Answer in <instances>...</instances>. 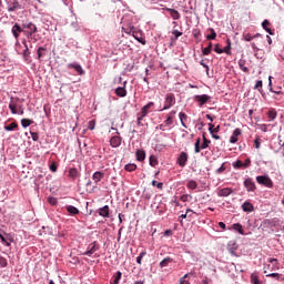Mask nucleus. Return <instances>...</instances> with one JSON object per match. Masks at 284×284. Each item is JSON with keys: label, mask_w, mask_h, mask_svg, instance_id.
Here are the masks:
<instances>
[{"label": "nucleus", "mask_w": 284, "mask_h": 284, "mask_svg": "<svg viewBox=\"0 0 284 284\" xmlns=\"http://www.w3.org/2000/svg\"><path fill=\"white\" fill-rule=\"evenodd\" d=\"M22 28H23L24 34L28 39H30L32 37V34H36V32H38L37 24H34L30 21L22 22Z\"/></svg>", "instance_id": "f257e3e1"}, {"label": "nucleus", "mask_w": 284, "mask_h": 284, "mask_svg": "<svg viewBox=\"0 0 284 284\" xmlns=\"http://www.w3.org/2000/svg\"><path fill=\"white\" fill-rule=\"evenodd\" d=\"M211 144V141L209 139H204L202 145H201V138H197L195 141V153H200L202 150H206Z\"/></svg>", "instance_id": "f03ea898"}, {"label": "nucleus", "mask_w": 284, "mask_h": 284, "mask_svg": "<svg viewBox=\"0 0 284 284\" xmlns=\"http://www.w3.org/2000/svg\"><path fill=\"white\" fill-rule=\"evenodd\" d=\"M21 102V99L19 98H12L10 99L9 109L13 115L18 114L19 103Z\"/></svg>", "instance_id": "7ed1b4c3"}, {"label": "nucleus", "mask_w": 284, "mask_h": 284, "mask_svg": "<svg viewBox=\"0 0 284 284\" xmlns=\"http://www.w3.org/2000/svg\"><path fill=\"white\" fill-rule=\"evenodd\" d=\"M175 103H176V98L173 94H168L165 97L164 108L161 109L160 112L171 109V106L174 105Z\"/></svg>", "instance_id": "20e7f679"}, {"label": "nucleus", "mask_w": 284, "mask_h": 284, "mask_svg": "<svg viewBox=\"0 0 284 284\" xmlns=\"http://www.w3.org/2000/svg\"><path fill=\"white\" fill-rule=\"evenodd\" d=\"M99 251H100V244L97 241H94L89 245L88 251L83 253V256L92 257V255Z\"/></svg>", "instance_id": "39448f33"}, {"label": "nucleus", "mask_w": 284, "mask_h": 284, "mask_svg": "<svg viewBox=\"0 0 284 284\" xmlns=\"http://www.w3.org/2000/svg\"><path fill=\"white\" fill-rule=\"evenodd\" d=\"M21 32L24 33L23 27H21L19 23L16 22L13 24V27L11 28V34L13 36L16 41H19V37H20Z\"/></svg>", "instance_id": "423d86ee"}, {"label": "nucleus", "mask_w": 284, "mask_h": 284, "mask_svg": "<svg viewBox=\"0 0 284 284\" xmlns=\"http://www.w3.org/2000/svg\"><path fill=\"white\" fill-rule=\"evenodd\" d=\"M256 181L260 185H265L267 187H272L273 186V182L268 176L265 175H258L256 176Z\"/></svg>", "instance_id": "0eeeda50"}, {"label": "nucleus", "mask_w": 284, "mask_h": 284, "mask_svg": "<svg viewBox=\"0 0 284 284\" xmlns=\"http://www.w3.org/2000/svg\"><path fill=\"white\" fill-rule=\"evenodd\" d=\"M7 6L8 12H17V10H21V3H19V0L10 1Z\"/></svg>", "instance_id": "6e6552de"}, {"label": "nucleus", "mask_w": 284, "mask_h": 284, "mask_svg": "<svg viewBox=\"0 0 284 284\" xmlns=\"http://www.w3.org/2000/svg\"><path fill=\"white\" fill-rule=\"evenodd\" d=\"M244 187L245 190H247V192H255L256 190V185L255 182L253 181V179H247L244 181Z\"/></svg>", "instance_id": "1a4fd4ad"}, {"label": "nucleus", "mask_w": 284, "mask_h": 284, "mask_svg": "<svg viewBox=\"0 0 284 284\" xmlns=\"http://www.w3.org/2000/svg\"><path fill=\"white\" fill-rule=\"evenodd\" d=\"M242 134V130L241 129H236L233 131V135L230 136V143L231 144H236L239 142V136H241Z\"/></svg>", "instance_id": "9d476101"}, {"label": "nucleus", "mask_w": 284, "mask_h": 284, "mask_svg": "<svg viewBox=\"0 0 284 284\" xmlns=\"http://www.w3.org/2000/svg\"><path fill=\"white\" fill-rule=\"evenodd\" d=\"M194 100L199 103L200 106H202L207 103L210 95H194Z\"/></svg>", "instance_id": "9b49d317"}, {"label": "nucleus", "mask_w": 284, "mask_h": 284, "mask_svg": "<svg viewBox=\"0 0 284 284\" xmlns=\"http://www.w3.org/2000/svg\"><path fill=\"white\" fill-rule=\"evenodd\" d=\"M121 144H122V138H121V136L114 135V136L111 138V140H110V145H111L112 148H114V149H115V148H120Z\"/></svg>", "instance_id": "f8f14e48"}, {"label": "nucleus", "mask_w": 284, "mask_h": 284, "mask_svg": "<svg viewBox=\"0 0 284 284\" xmlns=\"http://www.w3.org/2000/svg\"><path fill=\"white\" fill-rule=\"evenodd\" d=\"M154 106V102H149L141 109V114L140 116L146 118L149 114V111Z\"/></svg>", "instance_id": "ddd939ff"}, {"label": "nucleus", "mask_w": 284, "mask_h": 284, "mask_svg": "<svg viewBox=\"0 0 284 284\" xmlns=\"http://www.w3.org/2000/svg\"><path fill=\"white\" fill-rule=\"evenodd\" d=\"M189 155L185 152H181L180 156L178 158V164L182 168L186 165Z\"/></svg>", "instance_id": "4468645a"}, {"label": "nucleus", "mask_w": 284, "mask_h": 284, "mask_svg": "<svg viewBox=\"0 0 284 284\" xmlns=\"http://www.w3.org/2000/svg\"><path fill=\"white\" fill-rule=\"evenodd\" d=\"M99 215L102 216L103 219H109L110 217V207L109 205H104L99 209Z\"/></svg>", "instance_id": "2eb2a0df"}, {"label": "nucleus", "mask_w": 284, "mask_h": 284, "mask_svg": "<svg viewBox=\"0 0 284 284\" xmlns=\"http://www.w3.org/2000/svg\"><path fill=\"white\" fill-rule=\"evenodd\" d=\"M233 193V190L231 187H224L219 190L217 195L219 197H227Z\"/></svg>", "instance_id": "dca6fc26"}, {"label": "nucleus", "mask_w": 284, "mask_h": 284, "mask_svg": "<svg viewBox=\"0 0 284 284\" xmlns=\"http://www.w3.org/2000/svg\"><path fill=\"white\" fill-rule=\"evenodd\" d=\"M165 10L170 13V17H172L174 21H179V19H181V13H179L178 10L170 8H166Z\"/></svg>", "instance_id": "f3484780"}, {"label": "nucleus", "mask_w": 284, "mask_h": 284, "mask_svg": "<svg viewBox=\"0 0 284 284\" xmlns=\"http://www.w3.org/2000/svg\"><path fill=\"white\" fill-rule=\"evenodd\" d=\"M68 176L69 179H71L72 181H75V179L79 178V171L77 168H71L68 170Z\"/></svg>", "instance_id": "a211bd4d"}, {"label": "nucleus", "mask_w": 284, "mask_h": 284, "mask_svg": "<svg viewBox=\"0 0 284 284\" xmlns=\"http://www.w3.org/2000/svg\"><path fill=\"white\" fill-rule=\"evenodd\" d=\"M232 54V40H230V39H227L226 40V47H224L223 49H222V54Z\"/></svg>", "instance_id": "6ab92c4d"}, {"label": "nucleus", "mask_w": 284, "mask_h": 284, "mask_svg": "<svg viewBox=\"0 0 284 284\" xmlns=\"http://www.w3.org/2000/svg\"><path fill=\"white\" fill-rule=\"evenodd\" d=\"M65 210L72 216H75L80 213L79 209L77 206H72V205H67Z\"/></svg>", "instance_id": "aec40b11"}, {"label": "nucleus", "mask_w": 284, "mask_h": 284, "mask_svg": "<svg viewBox=\"0 0 284 284\" xmlns=\"http://www.w3.org/2000/svg\"><path fill=\"white\" fill-rule=\"evenodd\" d=\"M48 54V49H45L44 47H40L37 50V55L39 61H41V59H43V57H45Z\"/></svg>", "instance_id": "412c9836"}, {"label": "nucleus", "mask_w": 284, "mask_h": 284, "mask_svg": "<svg viewBox=\"0 0 284 284\" xmlns=\"http://www.w3.org/2000/svg\"><path fill=\"white\" fill-rule=\"evenodd\" d=\"M243 212H254V205L247 201L242 204Z\"/></svg>", "instance_id": "4be33fe9"}, {"label": "nucleus", "mask_w": 284, "mask_h": 284, "mask_svg": "<svg viewBox=\"0 0 284 284\" xmlns=\"http://www.w3.org/2000/svg\"><path fill=\"white\" fill-rule=\"evenodd\" d=\"M69 70H75V72H83V68L81 67V64L77 63V62H72L68 64Z\"/></svg>", "instance_id": "5701e85b"}, {"label": "nucleus", "mask_w": 284, "mask_h": 284, "mask_svg": "<svg viewBox=\"0 0 284 284\" xmlns=\"http://www.w3.org/2000/svg\"><path fill=\"white\" fill-rule=\"evenodd\" d=\"M258 37H261V33H256V34L252 36L251 33H245L244 32L243 36H242V39L244 41H253V39H256Z\"/></svg>", "instance_id": "b1692460"}, {"label": "nucleus", "mask_w": 284, "mask_h": 284, "mask_svg": "<svg viewBox=\"0 0 284 284\" xmlns=\"http://www.w3.org/2000/svg\"><path fill=\"white\" fill-rule=\"evenodd\" d=\"M136 161L142 162L146 158V153L143 150H136L135 152Z\"/></svg>", "instance_id": "393cba45"}, {"label": "nucleus", "mask_w": 284, "mask_h": 284, "mask_svg": "<svg viewBox=\"0 0 284 284\" xmlns=\"http://www.w3.org/2000/svg\"><path fill=\"white\" fill-rule=\"evenodd\" d=\"M112 278L111 284H119L122 280V272L118 271Z\"/></svg>", "instance_id": "a878e982"}, {"label": "nucleus", "mask_w": 284, "mask_h": 284, "mask_svg": "<svg viewBox=\"0 0 284 284\" xmlns=\"http://www.w3.org/2000/svg\"><path fill=\"white\" fill-rule=\"evenodd\" d=\"M103 178H104V173H102V172H95L93 174V180H94L95 184L100 183Z\"/></svg>", "instance_id": "bb28decb"}, {"label": "nucleus", "mask_w": 284, "mask_h": 284, "mask_svg": "<svg viewBox=\"0 0 284 284\" xmlns=\"http://www.w3.org/2000/svg\"><path fill=\"white\" fill-rule=\"evenodd\" d=\"M115 95L119 98H125L126 97V90L124 88H118L115 89Z\"/></svg>", "instance_id": "cd10ccee"}, {"label": "nucleus", "mask_w": 284, "mask_h": 284, "mask_svg": "<svg viewBox=\"0 0 284 284\" xmlns=\"http://www.w3.org/2000/svg\"><path fill=\"white\" fill-rule=\"evenodd\" d=\"M233 230L241 235H245V232L243 231V227L240 223L233 224Z\"/></svg>", "instance_id": "c85d7f7f"}, {"label": "nucleus", "mask_w": 284, "mask_h": 284, "mask_svg": "<svg viewBox=\"0 0 284 284\" xmlns=\"http://www.w3.org/2000/svg\"><path fill=\"white\" fill-rule=\"evenodd\" d=\"M17 128H18V123H17V122H12V123H10L9 125H6V126H4V130H6L7 132H11V131H14Z\"/></svg>", "instance_id": "c756f323"}, {"label": "nucleus", "mask_w": 284, "mask_h": 284, "mask_svg": "<svg viewBox=\"0 0 284 284\" xmlns=\"http://www.w3.org/2000/svg\"><path fill=\"white\" fill-rule=\"evenodd\" d=\"M136 169H138V165L134 164V163H129V164L125 165V171L126 172H134V171H136Z\"/></svg>", "instance_id": "7c9ffc66"}, {"label": "nucleus", "mask_w": 284, "mask_h": 284, "mask_svg": "<svg viewBox=\"0 0 284 284\" xmlns=\"http://www.w3.org/2000/svg\"><path fill=\"white\" fill-rule=\"evenodd\" d=\"M211 53H212V42H210L209 45L202 50V54H204V57H207Z\"/></svg>", "instance_id": "2f4dec72"}, {"label": "nucleus", "mask_w": 284, "mask_h": 284, "mask_svg": "<svg viewBox=\"0 0 284 284\" xmlns=\"http://www.w3.org/2000/svg\"><path fill=\"white\" fill-rule=\"evenodd\" d=\"M227 251H229L231 256H237V254H236V251H237L236 244H233V246H229Z\"/></svg>", "instance_id": "473e14b6"}, {"label": "nucleus", "mask_w": 284, "mask_h": 284, "mask_svg": "<svg viewBox=\"0 0 284 284\" xmlns=\"http://www.w3.org/2000/svg\"><path fill=\"white\" fill-rule=\"evenodd\" d=\"M179 116H180V121H181L182 126L186 129L187 126H186V124H185L184 121L187 120V115H186L185 113L181 112V113L179 114Z\"/></svg>", "instance_id": "72a5a7b5"}, {"label": "nucleus", "mask_w": 284, "mask_h": 284, "mask_svg": "<svg viewBox=\"0 0 284 284\" xmlns=\"http://www.w3.org/2000/svg\"><path fill=\"white\" fill-rule=\"evenodd\" d=\"M172 263V260L170 257H166L164 258L163 261L160 262V267L163 268V267H168L169 264Z\"/></svg>", "instance_id": "f704fd0d"}, {"label": "nucleus", "mask_w": 284, "mask_h": 284, "mask_svg": "<svg viewBox=\"0 0 284 284\" xmlns=\"http://www.w3.org/2000/svg\"><path fill=\"white\" fill-rule=\"evenodd\" d=\"M211 34L206 36L207 41H214L216 39V31L213 28L210 29Z\"/></svg>", "instance_id": "c9c22d12"}, {"label": "nucleus", "mask_w": 284, "mask_h": 284, "mask_svg": "<svg viewBox=\"0 0 284 284\" xmlns=\"http://www.w3.org/2000/svg\"><path fill=\"white\" fill-rule=\"evenodd\" d=\"M71 28L74 30V32H79V30H81V24H79V21L75 19L73 22H71Z\"/></svg>", "instance_id": "e433bc0d"}, {"label": "nucleus", "mask_w": 284, "mask_h": 284, "mask_svg": "<svg viewBox=\"0 0 284 284\" xmlns=\"http://www.w3.org/2000/svg\"><path fill=\"white\" fill-rule=\"evenodd\" d=\"M251 283L252 284H262L261 281L258 280V276L256 273L251 274Z\"/></svg>", "instance_id": "4c0bfd02"}, {"label": "nucleus", "mask_w": 284, "mask_h": 284, "mask_svg": "<svg viewBox=\"0 0 284 284\" xmlns=\"http://www.w3.org/2000/svg\"><path fill=\"white\" fill-rule=\"evenodd\" d=\"M186 186L189 187V190L194 191L196 190V187H199V183H196V181H189Z\"/></svg>", "instance_id": "58836bf2"}, {"label": "nucleus", "mask_w": 284, "mask_h": 284, "mask_svg": "<svg viewBox=\"0 0 284 284\" xmlns=\"http://www.w3.org/2000/svg\"><path fill=\"white\" fill-rule=\"evenodd\" d=\"M209 126H210L209 131H210L211 134H215V133H217L220 131V125H217L215 128L214 124L210 123Z\"/></svg>", "instance_id": "ea45409f"}, {"label": "nucleus", "mask_w": 284, "mask_h": 284, "mask_svg": "<svg viewBox=\"0 0 284 284\" xmlns=\"http://www.w3.org/2000/svg\"><path fill=\"white\" fill-rule=\"evenodd\" d=\"M33 124V121L32 120H29V119H22L21 120V125H22V128H28V126H30V125H32Z\"/></svg>", "instance_id": "a19ab883"}, {"label": "nucleus", "mask_w": 284, "mask_h": 284, "mask_svg": "<svg viewBox=\"0 0 284 284\" xmlns=\"http://www.w3.org/2000/svg\"><path fill=\"white\" fill-rule=\"evenodd\" d=\"M125 33L126 34H132L141 43L139 38H136V36H134V27L130 26L128 29H125Z\"/></svg>", "instance_id": "79ce46f5"}, {"label": "nucleus", "mask_w": 284, "mask_h": 284, "mask_svg": "<svg viewBox=\"0 0 284 284\" xmlns=\"http://www.w3.org/2000/svg\"><path fill=\"white\" fill-rule=\"evenodd\" d=\"M149 162H150L151 166L155 168L158 165L156 156L155 155H151Z\"/></svg>", "instance_id": "37998d69"}, {"label": "nucleus", "mask_w": 284, "mask_h": 284, "mask_svg": "<svg viewBox=\"0 0 284 284\" xmlns=\"http://www.w3.org/2000/svg\"><path fill=\"white\" fill-rule=\"evenodd\" d=\"M267 118L271 119V121H273L274 119H276V118H277L276 111H273V110L268 111V112H267Z\"/></svg>", "instance_id": "c03bdc74"}, {"label": "nucleus", "mask_w": 284, "mask_h": 284, "mask_svg": "<svg viewBox=\"0 0 284 284\" xmlns=\"http://www.w3.org/2000/svg\"><path fill=\"white\" fill-rule=\"evenodd\" d=\"M146 251H143L138 257H136V264H142V258L146 256Z\"/></svg>", "instance_id": "a18cd8bd"}, {"label": "nucleus", "mask_w": 284, "mask_h": 284, "mask_svg": "<svg viewBox=\"0 0 284 284\" xmlns=\"http://www.w3.org/2000/svg\"><path fill=\"white\" fill-rule=\"evenodd\" d=\"M233 166H234V169H242V168L244 169V163L242 161L237 160L233 163Z\"/></svg>", "instance_id": "49530a36"}, {"label": "nucleus", "mask_w": 284, "mask_h": 284, "mask_svg": "<svg viewBox=\"0 0 284 284\" xmlns=\"http://www.w3.org/2000/svg\"><path fill=\"white\" fill-rule=\"evenodd\" d=\"M151 184H152V186H156L160 191L163 190V183L162 182L152 181Z\"/></svg>", "instance_id": "de8ad7c7"}, {"label": "nucleus", "mask_w": 284, "mask_h": 284, "mask_svg": "<svg viewBox=\"0 0 284 284\" xmlns=\"http://www.w3.org/2000/svg\"><path fill=\"white\" fill-rule=\"evenodd\" d=\"M24 50H23V58L28 59V57H30V49L28 48V44L24 43Z\"/></svg>", "instance_id": "09e8293b"}, {"label": "nucleus", "mask_w": 284, "mask_h": 284, "mask_svg": "<svg viewBox=\"0 0 284 284\" xmlns=\"http://www.w3.org/2000/svg\"><path fill=\"white\" fill-rule=\"evenodd\" d=\"M239 65H240V69L243 70V72H247V67H245V61L240 60Z\"/></svg>", "instance_id": "8fccbe9b"}, {"label": "nucleus", "mask_w": 284, "mask_h": 284, "mask_svg": "<svg viewBox=\"0 0 284 284\" xmlns=\"http://www.w3.org/2000/svg\"><path fill=\"white\" fill-rule=\"evenodd\" d=\"M95 129V121L91 120L88 122V130L93 131Z\"/></svg>", "instance_id": "3c124183"}, {"label": "nucleus", "mask_w": 284, "mask_h": 284, "mask_svg": "<svg viewBox=\"0 0 284 284\" xmlns=\"http://www.w3.org/2000/svg\"><path fill=\"white\" fill-rule=\"evenodd\" d=\"M225 170H226L225 163H222L221 166L215 171V173L222 174L223 172H225Z\"/></svg>", "instance_id": "603ef678"}, {"label": "nucleus", "mask_w": 284, "mask_h": 284, "mask_svg": "<svg viewBox=\"0 0 284 284\" xmlns=\"http://www.w3.org/2000/svg\"><path fill=\"white\" fill-rule=\"evenodd\" d=\"M253 143L256 150L261 149V138L257 136Z\"/></svg>", "instance_id": "864d4df0"}, {"label": "nucleus", "mask_w": 284, "mask_h": 284, "mask_svg": "<svg viewBox=\"0 0 284 284\" xmlns=\"http://www.w3.org/2000/svg\"><path fill=\"white\" fill-rule=\"evenodd\" d=\"M189 213L196 214L192 209H187L185 214H182L180 219H187Z\"/></svg>", "instance_id": "5fc2aeb1"}, {"label": "nucleus", "mask_w": 284, "mask_h": 284, "mask_svg": "<svg viewBox=\"0 0 284 284\" xmlns=\"http://www.w3.org/2000/svg\"><path fill=\"white\" fill-rule=\"evenodd\" d=\"M186 277H189V274H184V276L180 280V284H191V282L185 280Z\"/></svg>", "instance_id": "6e6d98bb"}, {"label": "nucleus", "mask_w": 284, "mask_h": 284, "mask_svg": "<svg viewBox=\"0 0 284 284\" xmlns=\"http://www.w3.org/2000/svg\"><path fill=\"white\" fill-rule=\"evenodd\" d=\"M0 242H2L4 245L10 246V243L7 241L6 236L0 233Z\"/></svg>", "instance_id": "4d7b16f0"}, {"label": "nucleus", "mask_w": 284, "mask_h": 284, "mask_svg": "<svg viewBox=\"0 0 284 284\" xmlns=\"http://www.w3.org/2000/svg\"><path fill=\"white\" fill-rule=\"evenodd\" d=\"M7 265H8L7 260L0 256V267H7Z\"/></svg>", "instance_id": "13d9d810"}, {"label": "nucleus", "mask_w": 284, "mask_h": 284, "mask_svg": "<svg viewBox=\"0 0 284 284\" xmlns=\"http://www.w3.org/2000/svg\"><path fill=\"white\" fill-rule=\"evenodd\" d=\"M214 52H216V54H223V49H221L219 44H215Z\"/></svg>", "instance_id": "bf43d9fd"}, {"label": "nucleus", "mask_w": 284, "mask_h": 284, "mask_svg": "<svg viewBox=\"0 0 284 284\" xmlns=\"http://www.w3.org/2000/svg\"><path fill=\"white\" fill-rule=\"evenodd\" d=\"M243 165H244V169H247L250 165H252V160L245 159Z\"/></svg>", "instance_id": "052dcab7"}, {"label": "nucleus", "mask_w": 284, "mask_h": 284, "mask_svg": "<svg viewBox=\"0 0 284 284\" xmlns=\"http://www.w3.org/2000/svg\"><path fill=\"white\" fill-rule=\"evenodd\" d=\"M266 277H273V278L280 280V273H271V274H267Z\"/></svg>", "instance_id": "680f3d73"}, {"label": "nucleus", "mask_w": 284, "mask_h": 284, "mask_svg": "<svg viewBox=\"0 0 284 284\" xmlns=\"http://www.w3.org/2000/svg\"><path fill=\"white\" fill-rule=\"evenodd\" d=\"M164 124H165L166 126L172 125V124H173L172 118H171V116H168V119L165 120Z\"/></svg>", "instance_id": "e2e57ef3"}, {"label": "nucleus", "mask_w": 284, "mask_h": 284, "mask_svg": "<svg viewBox=\"0 0 284 284\" xmlns=\"http://www.w3.org/2000/svg\"><path fill=\"white\" fill-rule=\"evenodd\" d=\"M30 135L32 136V140L34 142L39 141V134L37 132H32V133H30Z\"/></svg>", "instance_id": "0e129e2a"}, {"label": "nucleus", "mask_w": 284, "mask_h": 284, "mask_svg": "<svg viewBox=\"0 0 284 284\" xmlns=\"http://www.w3.org/2000/svg\"><path fill=\"white\" fill-rule=\"evenodd\" d=\"M173 34L175 37V39H179V37H182L183 36V32L179 31V30H174L173 31Z\"/></svg>", "instance_id": "69168bd1"}, {"label": "nucleus", "mask_w": 284, "mask_h": 284, "mask_svg": "<svg viewBox=\"0 0 284 284\" xmlns=\"http://www.w3.org/2000/svg\"><path fill=\"white\" fill-rule=\"evenodd\" d=\"M18 114L23 115L24 114V109L23 105H20L19 109H17Z\"/></svg>", "instance_id": "338daca9"}, {"label": "nucleus", "mask_w": 284, "mask_h": 284, "mask_svg": "<svg viewBox=\"0 0 284 284\" xmlns=\"http://www.w3.org/2000/svg\"><path fill=\"white\" fill-rule=\"evenodd\" d=\"M267 26H270V21H268V20H264V21L262 22V28H263V30H265V28H267Z\"/></svg>", "instance_id": "774afa93"}]
</instances>
